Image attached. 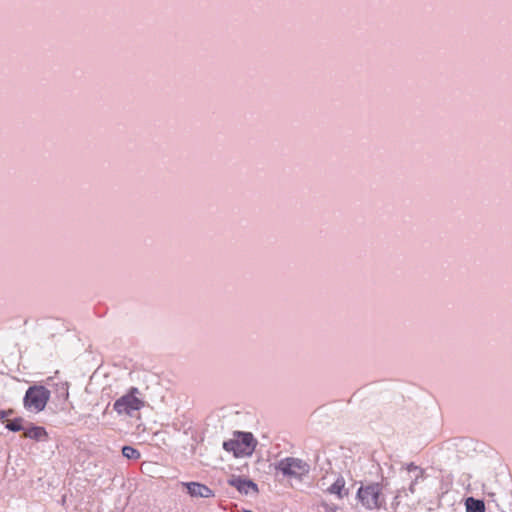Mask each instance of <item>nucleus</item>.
<instances>
[{"mask_svg":"<svg viewBox=\"0 0 512 512\" xmlns=\"http://www.w3.org/2000/svg\"><path fill=\"white\" fill-rule=\"evenodd\" d=\"M257 441L249 432H237L234 438L225 441L223 448L227 452H232L236 458L247 457L252 455L255 450Z\"/></svg>","mask_w":512,"mask_h":512,"instance_id":"nucleus-1","label":"nucleus"},{"mask_svg":"<svg viewBox=\"0 0 512 512\" xmlns=\"http://www.w3.org/2000/svg\"><path fill=\"white\" fill-rule=\"evenodd\" d=\"M357 498L366 509H378L384 503L382 486L379 483H370L361 486L358 489Z\"/></svg>","mask_w":512,"mask_h":512,"instance_id":"nucleus-2","label":"nucleus"},{"mask_svg":"<svg viewBox=\"0 0 512 512\" xmlns=\"http://www.w3.org/2000/svg\"><path fill=\"white\" fill-rule=\"evenodd\" d=\"M145 401L137 388L133 387L129 394L122 396L114 403V409L119 414L131 415L144 407Z\"/></svg>","mask_w":512,"mask_h":512,"instance_id":"nucleus-3","label":"nucleus"},{"mask_svg":"<svg viewBox=\"0 0 512 512\" xmlns=\"http://www.w3.org/2000/svg\"><path fill=\"white\" fill-rule=\"evenodd\" d=\"M276 469L284 476L301 478L309 472V465L301 459L287 457L278 462Z\"/></svg>","mask_w":512,"mask_h":512,"instance_id":"nucleus-4","label":"nucleus"},{"mask_svg":"<svg viewBox=\"0 0 512 512\" xmlns=\"http://www.w3.org/2000/svg\"><path fill=\"white\" fill-rule=\"evenodd\" d=\"M49 398V392L45 389V386H30L25 395V406L36 412L44 409L47 400Z\"/></svg>","mask_w":512,"mask_h":512,"instance_id":"nucleus-5","label":"nucleus"},{"mask_svg":"<svg viewBox=\"0 0 512 512\" xmlns=\"http://www.w3.org/2000/svg\"><path fill=\"white\" fill-rule=\"evenodd\" d=\"M181 485L186 488L192 498H213L215 496L211 488L200 482H182Z\"/></svg>","mask_w":512,"mask_h":512,"instance_id":"nucleus-6","label":"nucleus"},{"mask_svg":"<svg viewBox=\"0 0 512 512\" xmlns=\"http://www.w3.org/2000/svg\"><path fill=\"white\" fill-rule=\"evenodd\" d=\"M402 470L405 471L407 479L411 480L409 491L414 494L416 492V485L425 478V470L414 463L406 464L402 467Z\"/></svg>","mask_w":512,"mask_h":512,"instance_id":"nucleus-7","label":"nucleus"},{"mask_svg":"<svg viewBox=\"0 0 512 512\" xmlns=\"http://www.w3.org/2000/svg\"><path fill=\"white\" fill-rule=\"evenodd\" d=\"M228 484L236 488L242 494H248L250 492L258 493V487L253 481L241 478L239 476H232L228 480Z\"/></svg>","mask_w":512,"mask_h":512,"instance_id":"nucleus-8","label":"nucleus"},{"mask_svg":"<svg viewBox=\"0 0 512 512\" xmlns=\"http://www.w3.org/2000/svg\"><path fill=\"white\" fill-rule=\"evenodd\" d=\"M24 437L30 438L36 441H45L48 439V433L44 427L33 426L24 432Z\"/></svg>","mask_w":512,"mask_h":512,"instance_id":"nucleus-9","label":"nucleus"},{"mask_svg":"<svg viewBox=\"0 0 512 512\" xmlns=\"http://www.w3.org/2000/svg\"><path fill=\"white\" fill-rule=\"evenodd\" d=\"M328 491L331 494L337 495L339 498H343L347 495V491L345 489V481L343 478H338L329 488Z\"/></svg>","mask_w":512,"mask_h":512,"instance_id":"nucleus-10","label":"nucleus"},{"mask_svg":"<svg viewBox=\"0 0 512 512\" xmlns=\"http://www.w3.org/2000/svg\"><path fill=\"white\" fill-rule=\"evenodd\" d=\"M467 512H485V504L482 500L469 497L466 500Z\"/></svg>","mask_w":512,"mask_h":512,"instance_id":"nucleus-11","label":"nucleus"},{"mask_svg":"<svg viewBox=\"0 0 512 512\" xmlns=\"http://www.w3.org/2000/svg\"><path fill=\"white\" fill-rule=\"evenodd\" d=\"M122 454L129 460H138L141 457V453L132 446H124L122 448Z\"/></svg>","mask_w":512,"mask_h":512,"instance_id":"nucleus-12","label":"nucleus"},{"mask_svg":"<svg viewBox=\"0 0 512 512\" xmlns=\"http://www.w3.org/2000/svg\"><path fill=\"white\" fill-rule=\"evenodd\" d=\"M22 422V418H14L7 420L6 428L14 432L20 431L23 429Z\"/></svg>","mask_w":512,"mask_h":512,"instance_id":"nucleus-13","label":"nucleus"},{"mask_svg":"<svg viewBox=\"0 0 512 512\" xmlns=\"http://www.w3.org/2000/svg\"><path fill=\"white\" fill-rule=\"evenodd\" d=\"M13 414V411L12 410H3L0 412V418L2 420L3 423H5V425L7 424V420H10V416Z\"/></svg>","mask_w":512,"mask_h":512,"instance_id":"nucleus-14","label":"nucleus"}]
</instances>
